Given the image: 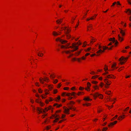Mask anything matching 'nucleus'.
<instances>
[{"mask_svg":"<svg viewBox=\"0 0 131 131\" xmlns=\"http://www.w3.org/2000/svg\"><path fill=\"white\" fill-rule=\"evenodd\" d=\"M64 30V32L67 38L70 39L71 37V36L69 34L71 31V30L69 28H67L66 27H64L63 28Z\"/></svg>","mask_w":131,"mask_h":131,"instance_id":"1","label":"nucleus"},{"mask_svg":"<svg viewBox=\"0 0 131 131\" xmlns=\"http://www.w3.org/2000/svg\"><path fill=\"white\" fill-rule=\"evenodd\" d=\"M72 46H70L68 47L69 48H70L71 49L74 48V49L71 50L70 51L71 52H73L78 49V47L76 46V44H75L74 43H72Z\"/></svg>","mask_w":131,"mask_h":131,"instance_id":"2","label":"nucleus"},{"mask_svg":"<svg viewBox=\"0 0 131 131\" xmlns=\"http://www.w3.org/2000/svg\"><path fill=\"white\" fill-rule=\"evenodd\" d=\"M50 109V108H49L46 107L45 108V110H43L42 109V108H38L37 109V111L39 112V113H42L43 112L45 113L46 111H47Z\"/></svg>","mask_w":131,"mask_h":131,"instance_id":"3","label":"nucleus"},{"mask_svg":"<svg viewBox=\"0 0 131 131\" xmlns=\"http://www.w3.org/2000/svg\"><path fill=\"white\" fill-rule=\"evenodd\" d=\"M102 48L103 50H102L101 49H100L96 53L98 54L97 55H99L101 53L104 52L105 50L108 48V47H106L103 46Z\"/></svg>","mask_w":131,"mask_h":131,"instance_id":"4","label":"nucleus"},{"mask_svg":"<svg viewBox=\"0 0 131 131\" xmlns=\"http://www.w3.org/2000/svg\"><path fill=\"white\" fill-rule=\"evenodd\" d=\"M128 57L124 58L123 57H121L119 59V61H121L120 64L122 65L124 63V62L122 61L124 60L125 62L126 61V60L128 59Z\"/></svg>","mask_w":131,"mask_h":131,"instance_id":"5","label":"nucleus"},{"mask_svg":"<svg viewBox=\"0 0 131 131\" xmlns=\"http://www.w3.org/2000/svg\"><path fill=\"white\" fill-rule=\"evenodd\" d=\"M56 40L57 41H59L62 44H64L67 42V40L61 39L59 38H57L56 39Z\"/></svg>","mask_w":131,"mask_h":131,"instance_id":"6","label":"nucleus"},{"mask_svg":"<svg viewBox=\"0 0 131 131\" xmlns=\"http://www.w3.org/2000/svg\"><path fill=\"white\" fill-rule=\"evenodd\" d=\"M94 98L96 97H98L99 98L102 99L103 98V95L101 94H100L98 93H96L94 94H92Z\"/></svg>","mask_w":131,"mask_h":131,"instance_id":"7","label":"nucleus"},{"mask_svg":"<svg viewBox=\"0 0 131 131\" xmlns=\"http://www.w3.org/2000/svg\"><path fill=\"white\" fill-rule=\"evenodd\" d=\"M111 83H110V82H106V84H104L103 82H101V84H100V85L101 87L104 85L105 87L106 88L107 87V85H109Z\"/></svg>","mask_w":131,"mask_h":131,"instance_id":"8","label":"nucleus"},{"mask_svg":"<svg viewBox=\"0 0 131 131\" xmlns=\"http://www.w3.org/2000/svg\"><path fill=\"white\" fill-rule=\"evenodd\" d=\"M40 81H50L49 78L46 77H43V78H41V79H39Z\"/></svg>","mask_w":131,"mask_h":131,"instance_id":"9","label":"nucleus"},{"mask_svg":"<svg viewBox=\"0 0 131 131\" xmlns=\"http://www.w3.org/2000/svg\"><path fill=\"white\" fill-rule=\"evenodd\" d=\"M59 33L57 32L54 31L53 32L52 34L53 36H56L58 35H60L61 33V32H58Z\"/></svg>","mask_w":131,"mask_h":131,"instance_id":"10","label":"nucleus"},{"mask_svg":"<svg viewBox=\"0 0 131 131\" xmlns=\"http://www.w3.org/2000/svg\"><path fill=\"white\" fill-rule=\"evenodd\" d=\"M87 88H85V89L87 91H89L90 88L91 86V84L90 82H87Z\"/></svg>","mask_w":131,"mask_h":131,"instance_id":"11","label":"nucleus"},{"mask_svg":"<svg viewBox=\"0 0 131 131\" xmlns=\"http://www.w3.org/2000/svg\"><path fill=\"white\" fill-rule=\"evenodd\" d=\"M118 40L120 42H122L123 40V38L121 37L119 35H118Z\"/></svg>","mask_w":131,"mask_h":131,"instance_id":"12","label":"nucleus"},{"mask_svg":"<svg viewBox=\"0 0 131 131\" xmlns=\"http://www.w3.org/2000/svg\"><path fill=\"white\" fill-rule=\"evenodd\" d=\"M49 74H50V77L51 79L52 80H53L54 78L55 77V75H54V74H50V73H49Z\"/></svg>","mask_w":131,"mask_h":131,"instance_id":"13","label":"nucleus"},{"mask_svg":"<svg viewBox=\"0 0 131 131\" xmlns=\"http://www.w3.org/2000/svg\"><path fill=\"white\" fill-rule=\"evenodd\" d=\"M120 30V33L121 34L122 36H123L125 35V32L122 29H121L120 28H119Z\"/></svg>","mask_w":131,"mask_h":131,"instance_id":"14","label":"nucleus"},{"mask_svg":"<svg viewBox=\"0 0 131 131\" xmlns=\"http://www.w3.org/2000/svg\"><path fill=\"white\" fill-rule=\"evenodd\" d=\"M58 115H57L56 116H54V118H55V119L54 121V122H57V121L58 120L59 118L60 117H57L58 116Z\"/></svg>","mask_w":131,"mask_h":131,"instance_id":"15","label":"nucleus"},{"mask_svg":"<svg viewBox=\"0 0 131 131\" xmlns=\"http://www.w3.org/2000/svg\"><path fill=\"white\" fill-rule=\"evenodd\" d=\"M62 19H60L56 20V22L58 24H60L62 22Z\"/></svg>","mask_w":131,"mask_h":131,"instance_id":"16","label":"nucleus"},{"mask_svg":"<svg viewBox=\"0 0 131 131\" xmlns=\"http://www.w3.org/2000/svg\"><path fill=\"white\" fill-rule=\"evenodd\" d=\"M125 116V115H121L118 118V119L119 120H121L122 119H123L124 118V117H123V116L124 117Z\"/></svg>","mask_w":131,"mask_h":131,"instance_id":"17","label":"nucleus"},{"mask_svg":"<svg viewBox=\"0 0 131 131\" xmlns=\"http://www.w3.org/2000/svg\"><path fill=\"white\" fill-rule=\"evenodd\" d=\"M109 40L110 41H112L113 43L115 42V38H110L109 39Z\"/></svg>","mask_w":131,"mask_h":131,"instance_id":"18","label":"nucleus"},{"mask_svg":"<svg viewBox=\"0 0 131 131\" xmlns=\"http://www.w3.org/2000/svg\"><path fill=\"white\" fill-rule=\"evenodd\" d=\"M106 77L108 78H113V77H114V76L112 75H107L106 76Z\"/></svg>","mask_w":131,"mask_h":131,"instance_id":"19","label":"nucleus"},{"mask_svg":"<svg viewBox=\"0 0 131 131\" xmlns=\"http://www.w3.org/2000/svg\"><path fill=\"white\" fill-rule=\"evenodd\" d=\"M69 109L68 108H67V109L65 108L64 109L65 112L66 113L69 114Z\"/></svg>","mask_w":131,"mask_h":131,"instance_id":"20","label":"nucleus"},{"mask_svg":"<svg viewBox=\"0 0 131 131\" xmlns=\"http://www.w3.org/2000/svg\"><path fill=\"white\" fill-rule=\"evenodd\" d=\"M54 105L55 106H56L57 107H60L61 106V104H58L57 103L55 104H54Z\"/></svg>","mask_w":131,"mask_h":131,"instance_id":"21","label":"nucleus"},{"mask_svg":"<svg viewBox=\"0 0 131 131\" xmlns=\"http://www.w3.org/2000/svg\"><path fill=\"white\" fill-rule=\"evenodd\" d=\"M104 69L105 70V73H104L103 74V75H105L106 74H108V72L106 71L108 69L107 67H106V69L105 68H104Z\"/></svg>","mask_w":131,"mask_h":131,"instance_id":"22","label":"nucleus"},{"mask_svg":"<svg viewBox=\"0 0 131 131\" xmlns=\"http://www.w3.org/2000/svg\"><path fill=\"white\" fill-rule=\"evenodd\" d=\"M37 55L39 57H42L43 55V54L42 53H40L39 52L37 53Z\"/></svg>","mask_w":131,"mask_h":131,"instance_id":"23","label":"nucleus"},{"mask_svg":"<svg viewBox=\"0 0 131 131\" xmlns=\"http://www.w3.org/2000/svg\"><path fill=\"white\" fill-rule=\"evenodd\" d=\"M80 53V51H78L75 52V56H78Z\"/></svg>","mask_w":131,"mask_h":131,"instance_id":"24","label":"nucleus"},{"mask_svg":"<svg viewBox=\"0 0 131 131\" xmlns=\"http://www.w3.org/2000/svg\"><path fill=\"white\" fill-rule=\"evenodd\" d=\"M84 100H86V101H91L92 99H89L88 97H86L84 99Z\"/></svg>","mask_w":131,"mask_h":131,"instance_id":"25","label":"nucleus"},{"mask_svg":"<svg viewBox=\"0 0 131 131\" xmlns=\"http://www.w3.org/2000/svg\"><path fill=\"white\" fill-rule=\"evenodd\" d=\"M108 128L107 127H103L102 130V131H105Z\"/></svg>","mask_w":131,"mask_h":131,"instance_id":"26","label":"nucleus"},{"mask_svg":"<svg viewBox=\"0 0 131 131\" xmlns=\"http://www.w3.org/2000/svg\"><path fill=\"white\" fill-rule=\"evenodd\" d=\"M61 47L62 48H64V49H67L68 48V47H67L66 46L62 45L61 46Z\"/></svg>","mask_w":131,"mask_h":131,"instance_id":"27","label":"nucleus"},{"mask_svg":"<svg viewBox=\"0 0 131 131\" xmlns=\"http://www.w3.org/2000/svg\"><path fill=\"white\" fill-rule=\"evenodd\" d=\"M114 125V124L113 122H112L111 123L108 125V127H110L111 126L113 125Z\"/></svg>","mask_w":131,"mask_h":131,"instance_id":"28","label":"nucleus"},{"mask_svg":"<svg viewBox=\"0 0 131 131\" xmlns=\"http://www.w3.org/2000/svg\"><path fill=\"white\" fill-rule=\"evenodd\" d=\"M69 109L70 110H71L73 111H74L75 110V108L73 107L72 106L69 107Z\"/></svg>","mask_w":131,"mask_h":131,"instance_id":"29","label":"nucleus"},{"mask_svg":"<svg viewBox=\"0 0 131 131\" xmlns=\"http://www.w3.org/2000/svg\"><path fill=\"white\" fill-rule=\"evenodd\" d=\"M117 115H116L113 118H112V119H111V121H112L114 120V119H116L117 118Z\"/></svg>","mask_w":131,"mask_h":131,"instance_id":"30","label":"nucleus"},{"mask_svg":"<svg viewBox=\"0 0 131 131\" xmlns=\"http://www.w3.org/2000/svg\"><path fill=\"white\" fill-rule=\"evenodd\" d=\"M116 64L115 63H114V64H113L112 66V68H115L116 66Z\"/></svg>","mask_w":131,"mask_h":131,"instance_id":"31","label":"nucleus"},{"mask_svg":"<svg viewBox=\"0 0 131 131\" xmlns=\"http://www.w3.org/2000/svg\"><path fill=\"white\" fill-rule=\"evenodd\" d=\"M98 76L97 75H95L94 76H93L92 77V79H95V78H97Z\"/></svg>","mask_w":131,"mask_h":131,"instance_id":"32","label":"nucleus"},{"mask_svg":"<svg viewBox=\"0 0 131 131\" xmlns=\"http://www.w3.org/2000/svg\"><path fill=\"white\" fill-rule=\"evenodd\" d=\"M128 12H129V13L131 14V10L129 9H128L127 10V11L125 12L127 13Z\"/></svg>","mask_w":131,"mask_h":131,"instance_id":"33","label":"nucleus"},{"mask_svg":"<svg viewBox=\"0 0 131 131\" xmlns=\"http://www.w3.org/2000/svg\"><path fill=\"white\" fill-rule=\"evenodd\" d=\"M48 86L49 89L50 90L52 88V87L51 86L48 85Z\"/></svg>","mask_w":131,"mask_h":131,"instance_id":"34","label":"nucleus"},{"mask_svg":"<svg viewBox=\"0 0 131 131\" xmlns=\"http://www.w3.org/2000/svg\"><path fill=\"white\" fill-rule=\"evenodd\" d=\"M81 44V42H80V41L79 40V42H78L77 43V44H76V45L77 44H78V45H80Z\"/></svg>","mask_w":131,"mask_h":131,"instance_id":"35","label":"nucleus"},{"mask_svg":"<svg viewBox=\"0 0 131 131\" xmlns=\"http://www.w3.org/2000/svg\"><path fill=\"white\" fill-rule=\"evenodd\" d=\"M60 99V96H58V97L57 98L56 101H58Z\"/></svg>","mask_w":131,"mask_h":131,"instance_id":"36","label":"nucleus"},{"mask_svg":"<svg viewBox=\"0 0 131 131\" xmlns=\"http://www.w3.org/2000/svg\"><path fill=\"white\" fill-rule=\"evenodd\" d=\"M64 52L67 54H69L70 53V51H64Z\"/></svg>","mask_w":131,"mask_h":131,"instance_id":"37","label":"nucleus"},{"mask_svg":"<svg viewBox=\"0 0 131 131\" xmlns=\"http://www.w3.org/2000/svg\"><path fill=\"white\" fill-rule=\"evenodd\" d=\"M88 27L89 28L91 29H92V25L91 24H90L89 26Z\"/></svg>","mask_w":131,"mask_h":131,"instance_id":"38","label":"nucleus"},{"mask_svg":"<svg viewBox=\"0 0 131 131\" xmlns=\"http://www.w3.org/2000/svg\"><path fill=\"white\" fill-rule=\"evenodd\" d=\"M71 95V94L70 93H66V95L67 96H70V95Z\"/></svg>","mask_w":131,"mask_h":131,"instance_id":"39","label":"nucleus"},{"mask_svg":"<svg viewBox=\"0 0 131 131\" xmlns=\"http://www.w3.org/2000/svg\"><path fill=\"white\" fill-rule=\"evenodd\" d=\"M36 102L38 103H41V102H39V101L37 99H36Z\"/></svg>","mask_w":131,"mask_h":131,"instance_id":"40","label":"nucleus"},{"mask_svg":"<svg viewBox=\"0 0 131 131\" xmlns=\"http://www.w3.org/2000/svg\"><path fill=\"white\" fill-rule=\"evenodd\" d=\"M115 45H117L118 43V42L116 40H115Z\"/></svg>","mask_w":131,"mask_h":131,"instance_id":"41","label":"nucleus"},{"mask_svg":"<svg viewBox=\"0 0 131 131\" xmlns=\"http://www.w3.org/2000/svg\"><path fill=\"white\" fill-rule=\"evenodd\" d=\"M75 94V92H73L71 94V95L74 96Z\"/></svg>","mask_w":131,"mask_h":131,"instance_id":"42","label":"nucleus"},{"mask_svg":"<svg viewBox=\"0 0 131 131\" xmlns=\"http://www.w3.org/2000/svg\"><path fill=\"white\" fill-rule=\"evenodd\" d=\"M91 49V48H88L87 49L86 51H89Z\"/></svg>","mask_w":131,"mask_h":131,"instance_id":"43","label":"nucleus"},{"mask_svg":"<svg viewBox=\"0 0 131 131\" xmlns=\"http://www.w3.org/2000/svg\"><path fill=\"white\" fill-rule=\"evenodd\" d=\"M95 41V40L92 39V40L90 41V42L91 43L92 42H93Z\"/></svg>","mask_w":131,"mask_h":131,"instance_id":"44","label":"nucleus"},{"mask_svg":"<svg viewBox=\"0 0 131 131\" xmlns=\"http://www.w3.org/2000/svg\"><path fill=\"white\" fill-rule=\"evenodd\" d=\"M69 89V88L68 87H64L63 89L65 90H68Z\"/></svg>","mask_w":131,"mask_h":131,"instance_id":"45","label":"nucleus"},{"mask_svg":"<svg viewBox=\"0 0 131 131\" xmlns=\"http://www.w3.org/2000/svg\"><path fill=\"white\" fill-rule=\"evenodd\" d=\"M116 3L117 4V5H121V4L119 2V1H118L117 3Z\"/></svg>","mask_w":131,"mask_h":131,"instance_id":"46","label":"nucleus"},{"mask_svg":"<svg viewBox=\"0 0 131 131\" xmlns=\"http://www.w3.org/2000/svg\"><path fill=\"white\" fill-rule=\"evenodd\" d=\"M116 4V2H114V3H113L112 5V6H114Z\"/></svg>","mask_w":131,"mask_h":131,"instance_id":"47","label":"nucleus"},{"mask_svg":"<svg viewBox=\"0 0 131 131\" xmlns=\"http://www.w3.org/2000/svg\"><path fill=\"white\" fill-rule=\"evenodd\" d=\"M91 74L93 75L95 74V73L93 71H92L90 73Z\"/></svg>","mask_w":131,"mask_h":131,"instance_id":"48","label":"nucleus"},{"mask_svg":"<svg viewBox=\"0 0 131 131\" xmlns=\"http://www.w3.org/2000/svg\"><path fill=\"white\" fill-rule=\"evenodd\" d=\"M84 88H83L82 87H80L79 88V89L80 90H82V89H84Z\"/></svg>","mask_w":131,"mask_h":131,"instance_id":"49","label":"nucleus"},{"mask_svg":"<svg viewBox=\"0 0 131 131\" xmlns=\"http://www.w3.org/2000/svg\"><path fill=\"white\" fill-rule=\"evenodd\" d=\"M89 54H90V53H86V54L85 55V57H86L87 56H88L89 55Z\"/></svg>","mask_w":131,"mask_h":131,"instance_id":"50","label":"nucleus"},{"mask_svg":"<svg viewBox=\"0 0 131 131\" xmlns=\"http://www.w3.org/2000/svg\"><path fill=\"white\" fill-rule=\"evenodd\" d=\"M62 82H64L65 81H68V80H66V79H63L62 80Z\"/></svg>","mask_w":131,"mask_h":131,"instance_id":"51","label":"nucleus"},{"mask_svg":"<svg viewBox=\"0 0 131 131\" xmlns=\"http://www.w3.org/2000/svg\"><path fill=\"white\" fill-rule=\"evenodd\" d=\"M35 85H36L37 86H39V85L38 84V82H36L35 83Z\"/></svg>","mask_w":131,"mask_h":131,"instance_id":"52","label":"nucleus"},{"mask_svg":"<svg viewBox=\"0 0 131 131\" xmlns=\"http://www.w3.org/2000/svg\"><path fill=\"white\" fill-rule=\"evenodd\" d=\"M70 45V43H67V45H66V46L67 47H68V48H69L68 47H68V46Z\"/></svg>","mask_w":131,"mask_h":131,"instance_id":"53","label":"nucleus"},{"mask_svg":"<svg viewBox=\"0 0 131 131\" xmlns=\"http://www.w3.org/2000/svg\"><path fill=\"white\" fill-rule=\"evenodd\" d=\"M129 109V107H128L127 108H126L125 109V110L124 111H126V110H128Z\"/></svg>","mask_w":131,"mask_h":131,"instance_id":"54","label":"nucleus"},{"mask_svg":"<svg viewBox=\"0 0 131 131\" xmlns=\"http://www.w3.org/2000/svg\"><path fill=\"white\" fill-rule=\"evenodd\" d=\"M110 92H111L110 91V92H106V94L108 95H110Z\"/></svg>","mask_w":131,"mask_h":131,"instance_id":"55","label":"nucleus"},{"mask_svg":"<svg viewBox=\"0 0 131 131\" xmlns=\"http://www.w3.org/2000/svg\"><path fill=\"white\" fill-rule=\"evenodd\" d=\"M38 92L39 93H41L42 92V91L40 89L38 90Z\"/></svg>","mask_w":131,"mask_h":131,"instance_id":"56","label":"nucleus"},{"mask_svg":"<svg viewBox=\"0 0 131 131\" xmlns=\"http://www.w3.org/2000/svg\"><path fill=\"white\" fill-rule=\"evenodd\" d=\"M106 124H107L106 122H105L103 125H102L103 126H105Z\"/></svg>","mask_w":131,"mask_h":131,"instance_id":"57","label":"nucleus"},{"mask_svg":"<svg viewBox=\"0 0 131 131\" xmlns=\"http://www.w3.org/2000/svg\"><path fill=\"white\" fill-rule=\"evenodd\" d=\"M82 59H83V60H84L85 59V58L84 57V56H83V57H82Z\"/></svg>","mask_w":131,"mask_h":131,"instance_id":"58","label":"nucleus"},{"mask_svg":"<svg viewBox=\"0 0 131 131\" xmlns=\"http://www.w3.org/2000/svg\"><path fill=\"white\" fill-rule=\"evenodd\" d=\"M65 94H66V93H65V92H63V93H62V96H64V95Z\"/></svg>","mask_w":131,"mask_h":131,"instance_id":"59","label":"nucleus"},{"mask_svg":"<svg viewBox=\"0 0 131 131\" xmlns=\"http://www.w3.org/2000/svg\"><path fill=\"white\" fill-rule=\"evenodd\" d=\"M73 54H71V55H70L69 56H68V58H70L71 56H73Z\"/></svg>","mask_w":131,"mask_h":131,"instance_id":"60","label":"nucleus"},{"mask_svg":"<svg viewBox=\"0 0 131 131\" xmlns=\"http://www.w3.org/2000/svg\"><path fill=\"white\" fill-rule=\"evenodd\" d=\"M81 93H82V92H79L78 93V95H80L81 94Z\"/></svg>","mask_w":131,"mask_h":131,"instance_id":"61","label":"nucleus"},{"mask_svg":"<svg viewBox=\"0 0 131 131\" xmlns=\"http://www.w3.org/2000/svg\"><path fill=\"white\" fill-rule=\"evenodd\" d=\"M127 1L129 4H131V3L130 2L129 0H127Z\"/></svg>","mask_w":131,"mask_h":131,"instance_id":"62","label":"nucleus"},{"mask_svg":"<svg viewBox=\"0 0 131 131\" xmlns=\"http://www.w3.org/2000/svg\"><path fill=\"white\" fill-rule=\"evenodd\" d=\"M94 16H93L92 17H91V18H90V19H91V20H93L94 19Z\"/></svg>","mask_w":131,"mask_h":131,"instance_id":"63","label":"nucleus"},{"mask_svg":"<svg viewBox=\"0 0 131 131\" xmlns=\"http://www.w3.org/2000/svg\"><path fill=\"white\" fill-rule=\"evenodd\" d=\"M65 115L63 114V115H62V118H63L64 117H65Z\"/></svg>","mask_w":131,"mask_h":131,"instance_id":"64","label":"nucleus"}]
</instances>
